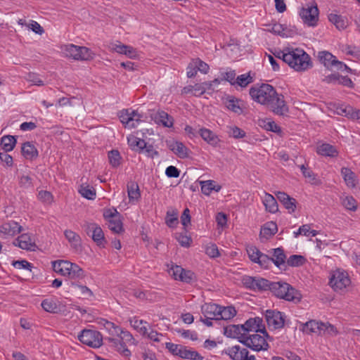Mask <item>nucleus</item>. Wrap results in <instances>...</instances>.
I'll list each match as a JSON object with an SVG mask.
<instances>
[{"instance_id": "nucleus-1", "label": "nucleus", "mask_w": 360, "mask_h": 360, "mask_svg": "<svg viewBox=\"0 0 360 360\" xmlns=\"http://www.w3.org/2000/svg\"><path fill=\"white\" fill-rule=\"evenodd\" d=\"M250 95L254 101L266 105L277 115L286 116L289 112V108L284 100V96L278 94L269 84L252 86L250 89Z\"/></svg>"}, {"instance_id": "nucleus-2", "label": "nucleus", "mask_w": 360, "mask_h": 360, "mask_svg": "<svg viewBox=\"0 0 360 360\" xmlns=\"http://www.w3.org/2000/svg\"><path fill=\"white\" fill-rule=\"evenodd\" d=\"M269 290L278 298L288 302L297 303L301 300L302 295L300 292L283 281L272 282Z\"/></svg>"}, {"instance_id": "nucleus-3", "label": "nucleus", "mask_w": 360, "mask_h": 360, "mask_svg": "<svg viewBox=\"0 0 360 360\" xmlns=\"http://www.w3.org/2000/svg\"><path fill=\"white\" fill-rule=\"evenodd\" d=\"M284 58L288 60L286 63L296 71H304L312 67L309 56L302 49L288 51Z\"/></svg>"}, {"instance_id": "nucleus-4", "label": "nucleus", "mask_w": 360, "mask_h": 360, "mask_svg": "<svg viewBox=\"0 0 360 360\" xmlns=\"http://www.w3.org/2000/svg\"><path fill=\"white\" fill-rule=\"evenodd\" d=\"M105 340L111 343V346L122 356L125 357L131 356V352L127 348V345H133L134 338L129 331L124 330L121 328L120 333H118L117 335V338L106 337L105 338Z\"/></svg>"}, {"instance_id": "nucleus-5", "label": "nucleus", "mask_w": 360, "mask_h": 360, "mask_svg": "<svg viewBox=\"0 0 360 360\" xmlns=\"http://www.w3.org/2000/svg\"><path fill=\"white\" fill-rule=\"evenodd\" d=\"M62 50L68 58L77 60H88L93 58L91 51L85 46H78L74 44L64 45Z\"/></svg>"}, {"instance_id": "nucleus-6", "label": "nucleus", "mask_w": 360, "mask_h": 360, "mask_svg": "<svg viewBox=\"0 0 360 360\" xmlns=\"http://www.w3.org/2000/svg\"><path fill=\"white\" fill-rule=\"evenodd\" d=\"M81 342L93 348H99L103 344V335L99 331L84 329L78 335Z\"/></svg>"}, {"instance_id": "nucleus-7", "label": "nucleus", "mask_w": 360, "mask_h": 360, "mask_svg": "<svg viewBox=\"0 0 360 360\" xmlns=\"http://www.w3.org/2000/svg\"><path fill=\"white\" fill-rule=\"evenodd\" d=\"M265 319L269 328L274 330L283 328L285 325V315L277 310H266Z\"/></svg>"}, {"instance_id": "nucleus-8", "label": "nucleus", "mask_w": 360, "mask_h": 360, "mask_svg": "<svg viewBox=\"0 0 360 360\" xmlns=\"http://www.w3.org/2000/svg\"><path fill=\"white\" fill-rule=\"evenodd\" d=\"M300 15L305 24L309 26H315L319 19V9L317 6L302 7L300 11Z\"/></svg>"}, {"instance_id": "nucleus-9", "label": "nucleus", "mask_w": 360, "mask_h": 360, "mask_svg": "<svg viewBox=\"0 0 360 360\" xmlns=\"http://www.w3.org/2000/svg\"><path fill=\"white\" fill-rule=\"evenodd\" d=\"M232 360H256L254 355L249 356V351L246 348H242L239 345L229 347L223 352Z\"/></svg>"}, {"instance_id": "nucleus-10", "label": "nucleus", "mask_w": 360, "mask_h": 360, "mask_svg": "<svg viewBox=\"0 0 360 360\" xmlns=\"http://www.w3.org/2000/svg\"><path fill=\"white\" fill-rule=\"evenodd\" d=\"M121 122L125 125V127L135 128L141 122V116L135 110H124L119 115Z\"/></svg>"}, {"instance_id": "nucleus-11", "label": "nucleus", "mask_w": 360, "mask_h": 360, "mask_svg": "<svg viewBox=\"0 0 360 360\" xmlns=\"http://www.w3.org/2000/svg\"><path fill=\"white\" fill-rule=\"evenodd\" d=\"M169 273L175 280H179L186 283H191L195 279V274L191 270H186L180 266H172Z\"/></svg>"}, {"instance_id": "nucleus-12", "label": "nucleus", "mask_w": 360, "mask_h": 360, "mask_svg": "<svg viewBox=\"0 0 360 360\" xmlns=\"http://www.w3.org/2000/svg\"><path fill=\"white\" fill-rule=\"evenodd\" d=\"M262 319L259 317L249 319L244 324L241 325L244 328L243 333H246L250 331H255L256 333L260 332L262 335L269 338V335H268L264 326L262 325Z\"/></svg>"}, {"instance_id": "nucleus-13", "label": "nucleus", "mask_w": 360, "mask_h": 360, "mask_svg": "<svg viewBox=\"0 0 360 360\" xmlns=\"http://www.w3.org/2000/svg\"><path fill=\"white\" fill-rule=\"evenodd\" d=\"M329 283L335 290H342L350 284V279L347 273L337 271L330 278Z\"/></svg>"}, {"instance_id": "nucleus-14", "label": "nucleus", "mask_w": 360, "mask_h": 360, "mask_svg": "<svg viewBox=\"0 0 360 360\" xmlns=\"http://www.w3.org/2000/svg\"><path fill=\"white\" fill-rule=\"evenodd\" d=\"M150 116L151 119L158 124H162L165 127H172L174 124V119L168 113L163 110H153Z\"/></svg>"}, {"instance_id": "nucleus-15", "label": "nucleus", "mask_w": 360, "mask_h": 360, "mask_svg": "<svg viewBox=\"0 0 360 360\" xmlns=\"http://www.w3.org/2000/svg\"><path fill=\"white\" fill-rule=\"evenodd\" d=\"M22 231V226L14 221L4 223L0 226V238L13 236Z\"/></svg>"}, {"instance_id": "nucleus-16", "label": "nucleus", "mask_w": 360, "mask_h": 360, "mask_svg": "<svg viewBox=\"0 0 360 360\" xmlns=\"http://www.w3.org/2000/svg\"><path fill=\"white\" fill-rule=\"evenodd\" d=\"M274 194L278 201L288 210L289 213H292L295 211L297 200L295 198L282 191L275 192Z\"/></svg>"}, {"instance_id": "nucleus-17", "label": "nucleus", "mask_w": 360, "mask_h": 360, "mask_svg": "<svg viewBox=\"0 0 360 360\" xmlns=\"http://www.w3.org/2000/svg\"><path fill=\"white\" fill-rule=\"evenodd\" d=\"M326 328L324 323L318 322L315 320H311L305 323H302L300 326V330L306 334L317 333L321 335L322 330Z\"/></svg>"}, {"instance_id": "nucleus-18", "label": "nucleus", "mask_w": 360, "mask_h": 360, "mask_svg": "<svg viewBox=\"0 0 360 360\" xmlns=\"http://www.w3.org/2000/svg\"><path fill=\"white\" fill-rule=\"evenodd\" d=\"M265 338H268L264 335H261L257 333L250 335L249 339H250V344L251 345V349L257 352L260 350H266L269 345Z\"/></svg>"}, {"instance_id": "nucleus-19", "label": "nucleus", "mask_w": 360, "mask_h": 360, "mask_svg": "<svg viewBox=\"0 0 360 360\" xmlns=\"http://www.w3.org/2000/svg\"><path fill=\"white\" fill-rule=\"evenodd\" d=\"M13 244L21 249L30 251L35 250L37 248V245L32 240V237L27 233H23L18 236Z\"/></svg>"}, {"instance_id": "nucleus-20", "label": "nucleus", "mask_w": 360, "mask_h": 360, "mask_svg": "<svg viewBox=\"0 0 360 360\" xmlns=\"http://www.w3.org/2000/svg\"><path fill=\"white\" fill-rule=\"evenodd\" d=\"M202 314L205 318L219 320V305L212 303H205L201 307Z\"/></svg>"}, {"instance_id": "nucleus-21", "label": "nucleus", "mask_w": 360, "mask_h": 360, "mask_svg": "<svg viewBox=\"0 0 360 360\" xmlns=\"http://www.w3.org/2000/svg\"><path fill=\"white\" fill-rule=\"evenodd\" d=\"M72 263L67 260H58L52 262L53 269L55 272L63 276L70 274V264Z\"/></svg>"}, {"instance_id": "nucleus-22", "label": "nucleus", "mask_w": 360, "mask_h": 360, "mask_svg": "<svg viewBox=\"0 0 360 360\" xmlns=\"http://www.w3.org/2000/svg\"><path fill=\"white\" fill-rule=\"evenodd\" d=\"M243 330L241 325H229L224 328V335L228 338L240 339Z\"/></svg>"}, {"instance_id": "nucleus-23", "label": "nucleus", "mask_w": 360, "mask_h": 360, "mask_svg": "<svg viewBox=\"0 0 360 360\" xmlns=\"http://www.w3.org/2000/svg\"><path fill=\"white\" fill-rule=\"evenodd\" d=\"M22 155L28 160H34L38 157V150L32 143L27 141L22 144L21 148Z\"/></svg>"}, {"instance_id": "nucleus-24", "label": "nucleus", "mask_w": 360, "mask_h": 360, "mask_svg": "<svg viewBox=\"0 0 360 360\" xmlns=\"http://www.w3.org/2000/svg\"><path fill=\"white\" fill-rule=\"evenodd\" d=\"M272 262L279 269H282L281 266H285L286 256L284 250L281 248L273 249Z\"/></svg>"}, {"instance_id": "nucleus-25", "label": "nucleus", "mask_w": 360, "mask_h": 360, "mask_svg": "<svg viewBox=\"0 0 360 360\" xmlns=\"http://www.w3.org/2000/svg\"><path fill=\"white\" fill-rule=\"evenodd\" d=\"M199 134L203 140L213 146H216L219 141L218 136L212 131L208 129H200L199 130Z\"/></svg>"}, {"instance_id": "nucleus-26", "label": "nucleus", "mask_w": 360, "mask_h": 360, "mask_svg": "<svg viewBox=\"0 0 360 360\" xmlns=\"http://www.w3.org/2000/svg\"><path fill=\"white\" fill-rule=\"evenodd\" d=\"M278 231L277 224L274 221L265 223L260 231V236L269 239L274 236Z\"/></svg>"}, {"instance_id": "nucleus-27", "label": "nucleus", "mask_w": 360, "mask_h": 360, "mask_svg": "<svg viewBox=\"0 0 360 360\" xmlns=\"http://www.w3.org/2000/svg\"><path fill=\"white\" fill-rule=\"evenodd\" d=\"M169 149L179 158H186L188 157V149L181 142L176 141L169 144Z\"/></svg>"}, {"instance_id": "nucleus-28", "label": "nucleus", "mask_w": 360, "mask_h": 360, "mask_svg": "<svg viewBox=\"0 0 360 360\" xmlns=\"http://www.w3.org/2000/svg\"><path fill=\"white\" fill-rule=\"evenodd\" d=\"M319 59L327 69L333 70V60L336 57L328 51H321L319 53Z\"/></svg>"}, {"instance_id": "nucleus-29", "label": "nucleus", "mask_w": 360, "mask_h": 360, "mask_svg": "<svg viewBox=\"0 0 360 360\" xmlns=\"http://www.w3.org/2000/svg\"><path fill=\"white\" fill-rule=\"evenodd\" d=\"M91 238L99 247L104 248L107 243V240L104 236V233L101 226L97 224L94 227V230H93V235H91Z\"/></svg>"}, {"instance_id": "nucleus-30", "label": "nucleus", "mask_w": 360, "mask_h": 360, "mask_svg": "<svg viewBox=\"0 0 360 360\" xmlns=\"http://www.w3.org/2000/svg\"><path fill=\"white\" fill-rule=\"evenodd\" d=\"M127 193L129 201H137L141 198V193L138 184L135 181H129L127 184Z\"/></svg>"}, {"instance_id": "nucleus-31", "label": "nucleus", "mask_w": 360, "mask_h": 360, "mask_svg": "<svg viewBox=\"0 0 360 360\" xmlns=\"http://www.w3.org/2000/svg\"><path fill=\"white\" fill-rule=\"evenodd\" d=\"M318 154L323 156L335 157L338 155V151L335 148L328 143H322L316 148Z\"/></svg>"}, {"instance_id": "nucleus-32", "label": "nucleus", "mask_w": 360, "mask_h": 360, "mask_svg": "<svg viewBox=\"0 0 360 360\" xmlns=\"http://www.w3.org/2000/svg\"><path fill=\"white\" fill-rule=\"evenodd\" d=\"M264 205L266 210L271 213L278 211V205L276 198L271 194L266 193L264 199Z\"/></svg>"}, {"instance_id": "nucleus-33", "label": "nucleus", "mask_w": 360, "mask_h": 360, "mask_svg": "<svg viewBox=\"0 0 360 360\" xmlns=\"http://www.w3.org/2000/svg\"><path fill=\"white\" fill-rule=\"evenodd\" d=\"M341 174L347 186L350 188H354L356 186V175L350 169L342 167Z\"/></svg>"}, {"instance_id": "nucleus-34", "label": "nucleus", "mask_w": 360, "mask_h": 360, "mask_svg": "<svg viewBox=\"0 0 360 360\" xmlns=\"http://www.w3.org/2000/svg\"><path fill=\"white\" fill-rule=\"evenodd\" d=\"M128 144L132 150H139L141 151L144 150V147H146V142L139 137L135 136H129L127 137Z\"/></svg>"}, {"instance_id": "nucleus-35", "label": "nucleus", "mask_w": 360, "mask_h": 360, "mask_svg": "<svg viewBox=\"0 0 360 360\" xmlns=\"http://www.w3.org/2000/svg\"><path fill=\"white\" fill-rule=\"evenodd\" d=\"M64 235L75 249L81 246V238L77 233L71 230H65Z\"/></svg>"}, {"instance_id": "nucleus-36", "label": "nucleus", "mask_w": 360, "mask_h": 360, "mask_svg": "<svg viewBox=\"0 0 360 360\" xmlns=\"http://www.w3.org/2000/svg\"><path fill=\"white\" fill-rule=\"evenodd\" d=\"M16 144V139L15 136L11 135L4 136L1 139V145L5 152L11 151Z\"/></svg>"}, {"instance_id": "nucleus-37", "label": "nucleus", "mask_w": 360, "mask_h": 360, "mask_svg": "<svg viewBox=\"0 0 360 360\" xmlns=\"http://www.w3.org/2000/svg\"><path fill=\"white\" fill-rule=\"evenodd\" d=\"M236 315V309L232 307H221L219 306V320H229L232 319Z\"/></svg>"}, {"instance_id": "nucleus-38", "label": "nucleus", "mask_w": 360, "mask_h": 360, "mask_svg": "<svg viewBox=\"0 0 360 360\" xmlns=\"http://www.w3.org/2000/svg\"><path fill=\"white\" fill-rule=\"evenodd\" d=\"M84 271L77 264H70V274L68 277L70 279H82L84 278Z\"/></svg>"}, {"instance_id": "nucleus-39", "label": "nucleus", "mask_w": 360, "mask_h": 360, "mask_svg": "<svg viewBox=\"0 0 360 360\" xmlns=\"http://www.w3.org/2000/svg\"><path fill=\"white\" fill-rule=\"evenodd\" d=\"M328 20L334 24L338 30H343L347 27V20H345L342 15L336 13H330L328 15Z\"/></svg>"}, {"instance_id": "nucleus-40", "label": "nucleus", "mask_w": 360, "mask_h": 360, "mask_svg": "<svg viewBox=\"0 0 360 360\" xmlns=\"http://www.w3.org/2000/svg\"><path fill=\"white\" fill-rule=\"evenodd\" d=\"M239 100L233 97L229 96L226 101V108L237 114H241L243 112V110L239 105Z\"/></svg>"}, {"instance_id": "nucleus-41", "label": "nucleus", "mask_w": 360, "mask_h": 360, "mask_svg": "<svg viewBox=\"0 0 360 360\" xmlns=\"http://www.w3.org/2000/svg\"><path fill=\"white\" fill-rule=\"evenodd\" d=\"M79 193L85 198L94 200L96 198V190L89 185L82 184L79 189Z\"/></svg>"}, {"instance_id": "nucleus-42", "label": "nucleus", "mask_w": 360, "mask_h": 360, "mask_svg": "<svg viewBox=\"0 0 360 360\" xmlns=\"http://www.w3.org/2000/svg\"><path fill=\"white\" fill-rule=\"evenodd\" d=\"M214 181L209 180L205 181H201V191L205 195H210L212 191L214 190L216 191H219L221 189L220 186H214Z\"/></svg>"}, {"instance_id": "nucleus-43", "label": "nucleus", "mask_w": 360, "mask_h": 360, "mask_svg": "<svg viewBox=\"0 0 360 360\" xmlns=\"http://www.w3.org/2000/svg\"><path fill=\"white\" fill-rule=\"evenodd\" d=\"M108 227L109 229L115 233H120L124 231L122 226V222L118 217L115 219H109Z\"/></svg>"}, {"instance_id": "nucleus-44", "label": "nucleus", "mask_w": 360, "mask_h": 360, "mask_svg": "<svg viewBox=\"0 0 360 360\" xmlns=\"http://www.w3.org/2000/svg\"><path fill=\"white\" fill-rule=\"evenodd\" d=\"M121 155L117 150H112L108 153L109 162L112 167H117L121 164Z\"/></svg>"}, {"instance_id": "nucleus-45", "label": "nucleus", "mask_w": 360, "mask_h": 360, "mask_svg": "<svg viewBox=\"0 0 360 360\" xmlns=\"http://www.w3.org/2000/svg\"><path fill=\"white\" fill-rule=\"evenodd\" d=\"M306 259L304 257L299 255H291L286 261L290 266H300L304 264Z\"/></svg>"}, {"instance_id": "nucleus-46", "label": "nucleus", "mask_w": 360, "mask_h": 360, "mask_svg": "<svg viewBox=\"0 0 360 360\" xmlns=\"http://www.w3.org/2000/svg\"><path fill=\"white\" fill-rule=\"evenodd\" d=\"M272 282L267 279L256 277L255 278V290H270Z\"/></svg>"}, {"instance_id": "nucleus-47", "label": "nucleus", "mask_w": 360, "mask_h": 360, "mask_svg": "<svg viewBox=\"0 0 360 360\" xmlns=\"http://www.w3.org/2000/svg\"><path fill=\"white\" fill-rule=\"evenodd\" d=\"M41 305L44 310L50 313H57L58 311V304L52 300L46 299L42 301Z\"/></svg>"}, {"instance_id": "nucleus-48", "label": "nucleus", "mask_w": 360, "mask_h": 360, "mask_svg": "<svg viewBox=\"0 0 360 360\" xmlns=\"http://www.w3.org/2000/svg\"><path fill=\"white\" fill-rule=\"evenodd\" d=\"M165 223L170 228L176 226L178 224V212L176 210H173L172 212L167 211Z\"/></svg>"}, {"instance_id": "nucleus-49", "label": "nucleus", "mask_w": 360, "mask_h": 360, "mask_svg": "<svg viewBox=\"0 0 360 360\" xmlns=\"http://www.w3.org/2000/svg\"><path fill=\"white\" fill-rule=\"evenodd\" d=\"M270 31L277 35L283 37H288L290 36L288 34V30L286 27L279 23H275L271 26Z\"/></svg>"}, {"instance_id": "nucleus-50", "label": "nucleus", "mask_w": 360, "mask_h": 360, "mask_svg": "<svg viewBox=\"0 0 360 360\" xmlns=\"http://www.w3.org/2000/svg\"><path fill=\"white\" fill-rule=\"evenodd\" d=\"M247 252L250 259L255 263L257 262L258 259H259V257H260L261 254L262 253L255 246L248 247Z\"/></svg>"}, {"instance_id": "nucleus-51", "label": "nucleus", "mask_w": 360, "mask_h": 360, "mask_svg": "<svg viewBox=\"0 0 360 360\" xmlns=\"http://www.w3.org/2000/svg\"><path fill=\"white\" fill-rule=\"evenodd\" d=\"M12 265L16 269H24L29 270L30 271H32V269L33 267L32 264L27 262L25 259L13 260L12 262Z\"/></svg>"}, {"instance_id": "nucleus-52", "label": "nucleus", "mask_w": 360, "mask_h": 360, "mask_svg": "<svg viewBox=\"0 0 360 360\" xmlns=\"http://www.w3.org/2000/svg\"><path fill=\"white\" fill-rule=\"evenodd\" d=\"M105 328L108 331L111 336H115L120 333L121 328L116 326L114 323L105 321L104 323Z\"/></svg>"}, {"instance_id": "nucleus-53", "label": "nucleus", "mask_w": 360, "mask_h": 360, "mask_svg": "<svg viewBox=\"0 0 360 360\" xmlns=\"http://www.w3.org/2000/svg\"><path fill=\"white\" fill-rule=\"evenodd\" d=\"M220 84V79H214L212 81L202 82V84L205 88V93L212 94L214 91V87Z\"/></svg>"}, {"instance_id": "nucleus-54", "label": "nucleus", "mask_w": 360, "mask_h": 360, "mask_svg": "<svg viewBox=\"0 0 360 360\" xmlns=\"http://www.w3.org/2000/svg\"><path fill=\"white\" fill-rule=\"evenodd\" d=\"M179 356L183 359L193 360L195 359V357L198 356V352L196 351L188 350L186 347H184L181 348Z\"/></svg>"}, {"instance_id": "nucleus-55", "label": "nucleus", "mask_w": 360, "mask_h": 360, "mask_svg": "<svg viewBox=\"0 0 360 360\" xmlns=\"http://www.w3.org/2000/svg\"><path fill=\"white\" fill-rule=\"evenodd\" d=\"M252 82V79L250 75H241L236 78V84L241 87H245Z\"/></svg>"}, {"instance_id": "nucleus-56", "label": "nucleus", "mask_w": 360, "mask_h": 360, "mask_svg": "<svg viewBox=\"0 0 360 360\" xmlns=\"http://www.w3.org/2000/svg\"><path fill=\"white\" fill-rule=\"evenodd\" d=\"M175 331L177 333L181 334V335L184 338H190L192 340H198V334L195 331H191L189 330L184 329H175Z\"/></svg>"}, {"instance_id": "nucleus-57", "label": "nucleus", "mask_w": 360, "mask_h": 360, "mask_svg": "<svg viewBox=\"0 0 360 360\" xmlns=\"http://www.w3.org/2000/svg\"><path fill=\"white\" fill-rule=\"evenodd\" d=\"M344 207L349 210L354 211L356 210V201L352 196H347L342 202Z\"/></svg>"}, {"instance_id": "nucleus-58", "label": "nucleus", "mask_w": 360, "mask_h": 360, "mask_svg": "<svg viewBox=\"0 0 360 360\" xmlns=\"http://www.w3.org/2000/svg\"><path fill=\"white\" fill-rule=\"evenodd\" d=\"M193 61L195 63V67L197 68L198 71L204 74L208 72L210 68L206 63L203 62L200 58L193 59Z\"/></svg>"}, {"instance_id": "nucleus-59", "label": "nucleus", "mask_w": 360, "mask_h": 360, "mask_svg": "<svg viewBox=\"0 0 360 360\" xmlns=\"http://www.w3.org/2000/svg\"><path fill=\"white\" fill-rule=\"evenodd\" d=\"M71 285L72 287L79 288L81 295L86 298L93 296L92 291L88 287L82 285H78L75 282H72Z\"/></svg>"}, {"instance_id": "nucleus-60", "label": "nucleus", "mask_w": 360, "mask_h": 360, "mask_svg": "<svg viewBox=\"0 0 360 360\" xmlns=\"http://www.w3.org/2000/svg\"><path fill=\"white\" fill-rule=\"evenodd\" d=\"M257 264H259L261 267L264 269H267L272 262L271 258L264 253L261 254Z\"/></svg>"}, {"instance_id": "nucleus-61", "label": "nucleus", "mask_w": 360, "mask_h": 360, "mask_svg": "<svg viewBox=\"0 0 360 360\" xmlns=\"http://www.w3.org/2000/svg\"><path fill=\"white\" fill-rule=\"evenodd\" d=\"M229 133L230 136L235 139H240L245 136V132L238 127H230Z\"/></svg>"}, {"instance_id": "nucleus-62", "label": "nucleus", "mask_w": 360, "mask_h": 360, "mask_svg": "<svg viewBox=\"0 0 360 360\" xmlns=\"http://www.w3.org/2000/svg\"><path fill=\"white\" fill-rule=\"evenodd\" d=\"M39 199L43 202L51 203L53 200V195L51 192L47 191H41L38 193Z\"/></svg>"}, {"instance_id": "nucleus-63", "label": "nucleus", "mask_w": 360, "mask_h": 360, "mask_svg": "<svg viewBox=\"0 0 360 360\" xmlns=\"http://www.w3.org/2000/svg\"><path fill=\"white\" fill-rule=\"evenodd\" d=\"M176 239L183 247H188L191 242V238L182 233H176Z\"/></svg>"}, {"instance_id": "nucleus-64", "label": "nucleus", "mask_w": 360, "mask_h": 360, "mask_svg": "<svg viewBox=\"0 0 360 360\" xmlns=\"http://www.w3.org/2000/svg\"><path fill=\"white\" fill-rule=\"evenodd\" d=\"M165 174L169 178H177L180 175V170L174 166H169L166 168Z\"/></svg>"}]
</instances>
